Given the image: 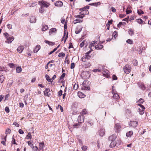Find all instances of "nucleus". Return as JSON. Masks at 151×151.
<instances>
[{
    "label": "nucleus",
    "mask_w": 151,
    "mask_h": 151,
    "mask_svg": "<svg viewBox=\"0 0 151 151\" xmlns=\"http://www.w3.org/2000/svg\"><path fill=\"white\" fill-rule=\"evenodd\" d=\"M44 11V9L43 8V7H41L39 9V12L41 13H42Z\"/></svg>",
    "instance_id": "72a5a7b5"
},
{
    "label": "nucleus",
    "mask_w": 151,
    "mask_h": 151,
    "mask_svg": "<svg viewBox=\"0 0 151 151\" xmlns=\"http://www.w3.org/2000/svg\"><path fill=\"white\" fill-rule=\"evenodd\" d=\"M116 138V136L115 134H113L110 136L109 138V140L110 141H114Z\"/></svg>",
    "instance_id": "1a4fd4ad"
},
{
    "label": "nucleus",
    "mask_w": 151,
    "mask_h": 151,
    "mask_svg": "<svg viewBox=\"0 0 151 151\" xmlns=\"http://www.w3.org/2000/svg\"><path fill=\"white\" fill-rule=\"evenodd\" d=\"M137 22L139 24H142L143 22V21L141 19H136Z\"/></svg>",
    "instance_id": "c756f323"
},
{
    "label": "nucleus",
    "mask_w": 151,
    "mask_h": 151,
    "mask_svg": "<svg viewBox=\"0 0 151 151\" xmlns=\"http://www.w3.org/2000/svg\"><path fill=\"white\" fill-rule=\"evenodd\" d=\"M75 66V64L74 63H71L70 68L71 69H73L74 68Z\"/></svg>",
    "instance_id": "09e8293b"
},
{
    "label": "nucleus",
    "mask_w": 151,
    "mask_h": 151,
    "mask_svg": "<svg viewBox=\"0 0 151 151\" xmlns=\"http://www.w3.org/2000/svg\"><path fill=\"white\" fill-rule=\"evenodd\" d=\"M38 3L39 4L41 7H47L49 5V3L46 2L44 1H39Z\"/></svg>",
    "instance_id": "39448f33"
},
{
    "label": "nucleus",
    "mask_w": 151,
    "mask_h": 151,
    "mask_svg": "<svg viewBox=\"0 0 151 151\" xmlns=\"http://www.w3.org/2000/svg\"><path fill=\"white\" fill-rule=\"evenodd\" d=\"M102 73L103 74L104 76L107 78L109 77V73L108 70H106L105 71L103 72Z\"/></svg>",
    "instance_id": "f8f14e48"
},
{
    "label": "nucleus",
    "mask_w": 151,
    "mask_h": 151,
    "mask_svg": "<svg viewBox=\"0 0 151 151\" xmlns=\"http://www.w3.org/2000/svg\"><path fill=\"white\" fill-rule=\"evenodd\" d=\"M56 77V76L55 75H54L51 78V81H53L55 79Z\"/></svg>",
    "instance_id": "774afa93"
},
{
    "label": "nucleus",
    "mask_w": 151,
    "mask_h": 151,
    "mask_svg": "<svg viewBox=\"0 0 151 151\" xmlns=\"http://www.w3.org/2000/svg\"><path fill=\"white\" fill-rule=\"evenodd\" d=\"M4 76L3 75H1L0 76V83H2L4 81Z\"/></svg>",
    "instance_id": "c9c22d12"
},
{
    "label": "nucleus",
    "mask_w": 151,
    "mask_h": 151,
    "mask_svg": "<svg viewBox=\"0 0 151 151\" xmlns=\"http://www.w3.org/2000/svg\"><path fill=\"white\" fill-rule=\"evenodd\" d=\"M30 22L31 23L35 22H36V19L35 17L33 16L31 17L30 20Z\"/></svg>",
    "instance_id": "6ab92c4d"
},
{
    "label": "nucleus",
    "mask_w": 151,
    "mask_h": 151,
    "mask_svg": "<svg viewBox=\"0 0 151 151\" xmlns=\"http://www.w3.org/2000/svg\"><path fill=\"white\" fill-rule=\"evenodd\" d=\"M89 54H87V52L85 53V55L86 56V57L87 58V59H88L90 58L91 56L89 55Z\"/></svg>",
    "instance_id": "ea45409f"
},
{
    "label": "nucleus",
    "mask_w": 151,
    "mask_h": 151,
    "mask_svg": "<svg viewBox=\"0 0 151 151\" xmlns=\"http://www.w3.org/2000/svg\"><path fill=\"white\" fill-rule=\"evenodd\" d=\"M133 132L132 131H129V132L126 133V136L127 137H131L133 134Z\"/></svg>",
    "instance_id": "393cba45"
},
{
    "label": "nucleus",
    "mask_w": 151,
    "mask_h": 151,
    "mask_svg": "<svg viewBox=\"0 0 151 151\" xmlns=\"http://www.w3.org/2000/svg\"><path fill=\"white\" fill-rule=\"evenodd\" d=\"M129 125L130 126L135 127L137 125V122L136 121H131Z\"/></svg>",
    "instance_id": "0eeeda50"
},
{
    "label": "nucleus",
    "mask_w": 151,
    "mask_h": 151,
    "mask_svg": "<svg viewBox=\"0 0 151 151\" xmlns=\"http://www.w3.org/2000/svg\"><path fill=\"white\" fill-rule=\"evenodd\" d=\"M66 34V33H65V32H64V35L63 37L62 40H63L64 41V43H65L66 41V40L67 39V38L68 37V34H67L66 35V36L65 37V35Z\"/></svg>",
    "instance_id": "aec40b11"
},
{
    "label": "nucleus",
    "mask_w": 151,
    "mask_h": 151,
    "mask_svg": "<svg viewBox=\"0 0 151 151\" xmlns=\"http://www.w3.org/2000/svg\"><path fill=\"white\" fill-rule=\"evenodd\" d=\"M5 111L7 113H9V108L7 106H6L5 107Z\"/></svg>",
    "instance_id": "8fccbe9b"
},
{
    "label": "nucleus",
    "mask_w": 151,
    "mask_h": 151,
    "mask_svg": "<svg viewBox=\"0 0 151 151\" xmlns=\"http://www.w3.org/2000/svg\"><path fill=\"white\" fill-rule=\"evenodd\" d=\"M87 113L86 110L84 109L81 112V114L82 115L86 114Z\"/></svg>",
    "instance_id": "864d4df0"
},
{
    "label": "nucleus",
    "mask_w": 151,
    "mask_h": 151,
    "mask_svg": "<svg viewBox=\"0 0 151 151\" xmlns=\"http://www.w3.org/2000/svg\"><path fill=\"white\" fill-rule=\"evenodd\" d=\"M50 89L48 88H46L44 91V95L47 96H49L50 94L49 93L50 91Z\"/></svg>",
    "instance_id": "9d476101"
},
{
    "label": "nucleus",
    "mask_w": 151,
    "mask_h": 151,
    "mask_svg": "<svg viewBox=\"0 0 151 151\" xmlns=\"http://www.w3.org/2000/svg\"><path fill=\"white\" fill-rule=\"evenodd\" d=\"M93 71L94 72H97L101 71V70L99 69H95L93 70Z\"/></svg>",
    "instance_id": "e2e57ef3"
},
{
    "label": "nucleus",
    "mask_w": 151,
    "mask_h": 151,
    "mask_svg": "<svg viewBox=\"0 0 151 151\" xmlns=\"http://www.w3.org/2000/svg\"><path fill=\"white\" fill-rule=\"evenodd\" d=\"M45 42L47 44L50 45H53L55 44V43L52 42H50L47 40H45Z\"/></svg>",
    "instance_id": "5701e85b"
},
{
    "label": "nucleus",
    "mask_w": 151,
    "mask_h": 151,
    "mask_svg": "<svg viewBox=\"0 0 151 151\" xmlns=\"http://www.w3.org/2000/svg\"><path fill=\"white\" fill-rule=\"evenodd\" d=\"M65 73H63L61 76L60 79L62 80L63 79L64 77L65 76Z\"/></svg>",
    "instance_id": "de8ad7c7"
},
{
    "label": "nucleus",
    "mask_w": 151,
    "mask_h": 151,
    "mask_svg": "<svg viewBox=\"0 0 151 151\" xmlns=\"http://www.w3.org/2000/svg\"><path fill=\"white\" fill-rule=\"evenodd\" d=\"M144 102L143 99H140L138 101L137 103L138 104H141Z\"/></svg>",
    "instance_id": "cd10ccee"
},
{
    "label": "nucleus",
    "mask_w": 151,
    "mask_h": 151,
    "mask_svg": "<svg viewBox=\"0 0 151 151\" xmlns=\"http://www.w3.org/2000/svg\"><path fill=\"white\" fill-rule=\"evenodd\" d=\"M57 29L55 28H52L50 29L49 31V34L50 35L51 34L53 33H56Z\"/></svg>",
    "instance_id": "dca6fc26"
},
{
    "label": "nucleus",
    "mask_w": 151,
    "mask_h": 151,
    "mask_svg": "<svg viewBox=\"0 0 151 151\" xmlns=\"http://www.w3.org/2000/svg\"><path fill=\"white\" fill-rule=\"evenodd\" d=\"M78 85L76 83H75L73 86V88L74 90H77L78 88Z\"/></svg>",
    "instance_id": "58836bf2"
},
{
    "label": "nucleus",
    "mask_w": 151,
    "mask_h": 151,
    "mask_svg": "<svg viewBox=\"0 0 151 151\" xmlns=\"http://www.w3.org/2000/svg\"><path fill=\"white\" fill-rule=\"evenodd\" d=\"M121 125L119 124H116L114 127L115 132L116 133H119L121 130Z\"/></svg>",
    "instance_id": "f257e3e1"
},
{
    "label": "nucleus",
    "mask_w": 151,
    "mask_h": 151,
    "mask_svg": "<svg viewBox=\"0 0 151 151\" xmlns=\"http://www.w3.org/2000/svg\"><path fill=\"white\" fill-rule=\"evenodd\" d=\"M13 124L15 126L19 127V124L17 123V122H15L13 123Z\"/></svg>",
    "instance_id": "3c124183"
},
{
    "label": "nucleus",
    "mask_w": 151,
    "mask_h": 151,
    "mask_svg": "<svg viewBox=\"0 0 151 151\" xmlns=\"http://www.w3.org/2000/svg\"><path fill=\"white\" fill-rule=\"evenodd\" d=\"M127 42L130 44H133V41L130 39L127 40Z\"/></svg>",
    "instance_id": "473e14b6"
},
{
    "label": "nucleus",
    "mask_w": 151,
    "mask_h": 151,
    "mask_svg": "<svg viewBox=\"0 0 151 151\" xmlns=\"http://www.w3.org/2000/svg\"><path fill=\"white\" fill-rule=\"evenodd\" d=\"M128 32L129 34L131 36L133 35L134 34L133 31V30L132 29H129Z\"/></svg>",
    "instance_id": "a878e982"
},
{
    "label": "nucleus",
    "mask_w": 151,
    "mask_h": 151,
    "mask_svg": "<svg viewBox=\"0 0 151 151\" xmlns=\"http://www.w3.org/2000/svg\"><path fill=\"white\" fill-rule=\"evenodd\" d=\"M113 98L114 99H119V96L118 94L117 93L113 95Z\"/></svg>",
    "instance_id": "412c9836"
},
{
    "label": "nucleus",
    "mask_w": 151,
    "mask_h": 151,
    "mask_svg": "<svg viewBox=\"0 0 151 151\" xmlns=\"http://www.w3.org/2000/svg\"><path fill=\"white\" fill-rule=\"evenodd\" d=\"M112 93L113 95L117 93V92L113 89V86H112Z\"/></svg>",
    "instance_id": "49530a36"
},
{
    "label": "nucleus",
    "mask_w": 151,
    "mask_h": 151,
    "mask_svg": "<svg viewBox=\"0 0 151 151\" xmlns=\"http://www.w3.org/2000/svg\"><path fill=\"white\" fill-rule=\"evenodd\" d=\"M78 96L81 98H84L85 96V95L81 92H78Z\"/></svg>",
    "instance_id": "f3484780"
},
{
    "label": "nucleus",
    "mask_w": 151,
    "mask_h": 151,
    "mask_svg": "<svg viewBox=\"0 0 151 151\" xmlns=\"http://www.w3.org/2000/svg\"><path fill=\"white\" fill-rule=\"evenodd\" d=\"M24 49V47L23 46H19L17 49V51L19 53H21Z\"/></svg>",
    "instance_id": "9b49d317"
},
{
    "label": "nucleus",
    "mask_w": 151,
    "mask_h": 151,
    "mask_svg": "<svg viewBox=\"0 0 151 151\" xmlns=\"http://www.w3.org/2000/svg\"><path fill=\"white\" fill-rule=\"evenodd\" d=\"M82 27L79 28L78 30H76L75 31V33L76 34H78L80 32L82 29Z\"/></svg>",
    "instance_id": "f704fd0d"
},
{
    "label": "nucleus",
    "mask_w": 151,
    "mask_h": 151,
    "mask_svg": "<svg viewBox=\"0 0 151 151\" xmlns=\"http://www.w3.org/2000/svg\"><path fill=\"white\" fill-rule=\"evenodd\" d=\"M87 59V58L86 57V56L85 55L84 56H83L82 59H81V60L82 61L85 62L86 61V60Z\"/></svg>",
    "instance_id": "4c0bfd02"
},
{
    "label": "nucleus",
    "mask_w": 151,
    "mask_h": 151,
    "mask_svg": "<svg viewBox=\"0 0 151 151\" xmlns=\"http://www.w3.org/2000/svg\"><path fill=\"white\" fill-rule=\"evenodd\" d=\"M14 39V38L13 37H9V40L5 42L8 43H11L13 41Z\"/></svg>",
    "instance_id": "2eb2a0df"
},
{
    "label": "nucleus",
    "mask_w": 151,
    "mask_h": 151,
    "mask_svg": "<svg viewBox=\"0 0 151 151\" xmlns=\"http://www.w3.org/2000/svg\"><path fill=\"white\" fill-rule=\"evenodd\" d=\"M45 78L46 80L49 82H52V81H51V79H50V78L49 76L48 75H45Z\"/></svg>",
    "instance_id": "bb28decb"
},
{
    "label": "nucleus",
    "mask_w": 151,
    "mask_h": 151,
    "mask_svg": "<svg viewBox=\"0 0 151 151\" xmlns=\"http://www.w3.org/2000/svg\"><path fill=\"white\" fill-rule=\"evenodd\" d=\"M98 133L99 135L101 137L104 136L105 134V130L104 129H101L99 131Z\"/></svg>",
    "instance_id": "423d86ee"
},
{
    "label": "nucleus",
    "mask_w": 151,
    "mask_h": 151,
    "mask_svg": "<svg viewBox=\"0 0 151 151\" xmlns=\"http://www.w3.org/2000/svg\"><path fill=\"white\" fill-rule=\"evenodd\" d=\"M112 79L113 80H117V78L115 75H113L112 76Z\"/></svg>",
    "instance_id": "5fc2aeb1"
},
{
    "label": "nucleus",
    "mask_w": 151,
    "mask_h": 151,
    "mask_svg": "<svg viewBox=\"0 0 151 151\" xmlns=\"http://www.w3.org/2000/svg\"><path fill=\"white\" fill-rule=\"evenodd\" d=\"M138 105L141 107V108H139L138 111L139 113L140 114L142 115L144 113V109H145V108L143 105L141 104H139Z\"/></svg>",
    "instance_id": "20e7f679"
},
{
    "label": "nucleus",
    "mask_w": 151,
    "mask_h": 151,
    "mask_svg": "<svg viewBox=\"0 0 151 151\" xmlns=\"http://www.w3.org/2000/svg\"><path fill=\"white\" fill-rule=\"evenodd\" d=\"M32 137L31 135V134L30 133H29L26 136V138L27 139H31Z\"/></svg>",
    "instance_id": "a19ab883"
},
{
    "label": "nucleus",
    "mask_w": 151,
    "mask_h": 151,
    "mask_svg": "<svg viewBox=\"0 0 151 151\" xmlns=\"http://www.w3.org/2000/svg\"><path fill=\"white\" fill-rule=\"evenodd\" d=\"M48 28V27L47 25H42V31H45L47 30Z\"/></svg>",
    "instance_id": "4be33fe9"
},
{
    "label": "nucleus",
    "mask_w": 151,
    "mask_h": 151,
    "mask_svg": "<svg viewBox=\"0 0 151 151\" xmlns=\"http://www.w3.org/2000/svg\"><path fill=\"white\" fill-rule=\"evenodd\" d=\"M16 72L19 73L22 71V69L20 67H17L16 68Z\"/></svg>",
    "instance_id": "b1692460"
},
{
    "label": "nucleus",
    "mask_w": 151,
    "mask_h": 151,
    "mask_svg": "<svg viewBox=\"0 0 151 151\" xmlns=\"http://www.w3.org/2000/svg\"><path fill=\"white\" fill-rule=\"evenodd\" d=\"M83 88L85 90H90V88H88V87L83 86Z\"/></svg>",
    "instance_id": "052dcab7"
},
{
    "label": "nucleus",
    "mask_w": 151,
    "mask_h": 151,
    "mask_svg": "<svg viewBox=\"0 0 151 151\" xmlns=\"http://www.w3.org/2000/svg\"><path fill=\"white\" fill-rule=\"evenodd\" d=\"M84 42L85 41H83L80 44V47H82L83 46L84 44Z\"/></svg>",
    "instance_id": "13d9d810"
},
{
    "label": "nucleus",
    "mask_w": 151,
    "mask_h": 151,
    "mask_svg": "<svg viewBox=\"0 0 151 151\" xmlns=\"http://www.w3.org/2000/svg\"><path fill=\"white\" fill-rule=\"evenodd\" d=\"M63 93V91L61 90L60 91L58 92V95L59 96H60L62 95Z\"/></svg>",
    "instance_id": "4d7b16f0"
},
{
    "label": "nucleus",
    "mask_w": 151,
    "mask_h": 151,
    "mask_svg": "<svg viewBox=\"0 0 151 151\" xmlns=\"http://www.w3.org/2000/svg\"><path fill=\"white\" fill-rule=\"evenodd\" d=\"M133 63L134 65L136 66L137 65V60L135 59L133 60Z\"/></svg>",
    "instance_id": "37998d69"
},
{
    "label": "nucleus",
    "mask_w": 151,
    "mask_h": 151,
    "mask_svg": "<svg viewBox=\"0 0 151 151\" xmlns=\"http://www.w3.org/2000/svg\"><path fill=\"white\" fill-rule=\"evenodd\" d=\"M137 13L139 14H144L143 12L141 10H137Z\"/></svg>",
    "instance_id": "79ce46f5"
},
{
    "label": "nucleus",
    "mask_w": 151,
    "mask_h": 151,
    "mask_svg": "<svg viewBox=\"0 0 151 151\" xmlns=\"http://www.w3.org/2000/svg\"><path fill=\"white\" fill-rule=\"evenodd\" d=\"M9 65L11 68H14L16 67L17 65L14 63H9Z\"/></svg>",
    "instance_id": "c85d7f7f"
},
{
    "label": "nucleus",
    "mask_w": 151,
    "mask_h": 151,
    "mask_svg": "<svg viewBox=\"0 0 151 151\" xmlns=\"http://www.w3.org/2000/svg\"><path fill=\"white\" fill-rule=\"evenodd\" d=\"M19 132L20 134H24V132L23 131H22V129H20L19 130Z\"/></svg>",
    "instance_id": "69168bd1"
},
{
    "label": "nucleus",
    "mask_w": 151,
    "mask_h": 151,
    "mask_svg": "<svg viewBox=\"0 0 151 151\" xmlns=\"http://www.w3.org/2000/svg\"><path fill=\"white\" fill-rule=\"evenodd\" d=\"M117 35V32L116 31H115L112 34V36H114L115 38L116 37Z\"/></svg>",
    "instance_id": "a18cd8bd"
},
{
    "label": "nucleus",
    "mask_w": 151,
    "mask_h": 151,
    "mask_svg": "<svg viewBox=\"0 0 151 151\" xmlns=\"http://www.w3.org/2000/svg\"><path fill=\"white\" fill-rule=\"evenodd\" d=\"M40 48L41 47L40 45H36L35 50H34L33 51L34 53H37L40 49Z\"/></svg>",
    "instance_id": "4468645a"
},
{
    "label": "nucleus",
    "mask_w": 151,
    "mask_h": 151,
    "mask_svg": "<svg viewBox=\"0 0 151 151\" xmlns=\"http://www.w3.org/2000/svg\"><path fill=\"white\" fill-rule=\"evenodd\" d=\"M65 56V54L63 52H61L58 55L59 57L63 58Z\"/></svg>",
    "instance_id": "2f4dec72"
},
{
    "label": "nucleus",
    "mask_w": 151,
    "mask_h": 151,
    "mask_svg": "<svg viewBox=\"0 0 151 151\" xmlns=\"http://www.w3.org/2000/svg\"><path fill=\"white\" fill-rule=\"evenodd\" d=\"M27 143L28 145H29L30 147L32 149L35 148V147L33 146V144H32L29 141H28Z\"/></svg>",
    "instance_id": "e433bc0d"
},
{
    "label": "nucleus",
    "mask_w": 151,
    "mask_h": 151,
    "mask_svg": "<svg viewBox=\"0 0 151 151\" xmlns=\"http://www.w3.org/2000/svg\"><path fill=\"white\" fill-rule=\"evenodd\" d=\"M84 117L81 115H79L78 118V122L82 123L84 121Z\"/></svg>",
    "instance_id": "6e6552de"
},
{
    "label": "nucleus",
    "mask_w": 151,
    "mask_h": 151,
    "mask_svg": "<svg viewBox=\"0 0 151 151\" xmlns=\"http://www.w3.org/2000/svg\"><path fill=\"white\" fill-rule=\"evenodd\" d=\"M84 16V15L83 14H81L78 15L77 16H75V17L77 18H83Z\"/></svg>",
    "instance_id": "7c9ffc66"
},
{
    "label": "nucleus",
    "mask_w": 151,
    "mask_h": 151,
    "mask_svg": "<svg viewBox=\"0 0 151 151\" xmlns=\"http://www.w3.org/2000/svg\"><path fill=\"white\" fill-rule=\"evenodd\" d=\"M124 72L127 74H128L130 71V67L129 65H126L123 68Z\"/></svg>",
    "instance_id": "f03ea898"
},
{
    "label": "nucleus",
    "mask_w": 151,
    "mask_h": 151,
    "mask_svg": "<svg viewBox=\"0 0 151 151\" xmlns=\"http://www.w3.org/2000/svg\"><path fill=\"white\" fill-rule=\"evenodd\" d=\"M103 47V46L102 45H98L95 46V48L96 49H101Z\"/></svg>",
    "instance_id": "a211bd4d"
},
{
    "label": "nucleus",
    "mask_w": 151,
    "mask_h": 151,
    "mask_svg": "<svg viewBox=\"0 0 151 151\" xmlns=\"http://www.w3.org/2000/svg\"><path fill=\"white\" fill-rule=\"evenodd\" d=\"M55 5L56 6L60 7L63 6V3L61 1H58L55 3Z\"/></svg>",
    "instance_id": "ddd939ff"
},
{
    "label": "nucleus",
    "mask_w": 151,
    "mask_h": 151,
    "mask_svg": "<svg viewBox=\"0 0 151 151\" xmlns=\"http://www.w3.org/2000/svg\"><path fill=\"white\" fill-rule=\"evenodd\" d=\"M81 148L83 151H85L87 149V147L83 146Z\"/></svg>",
    "instance_id": "603ef678"
},
{
    "label": "nucleus",
    "mask_w": 151,
    "mask_h": 151,
    "mask_svg": "<svg viewBox=\"0 0 151 151\" xmlns=\"http://www.w3.org/2000/svg\"><path fill=\"white\" fill-rule=\"evenodd\" d=\"M12 25L10 24H8L7 25V27L9 28V29H11L12 28Z\"/></svg>",
    "instance_id": "bf43d9fd"
},
{
    "label": "nucleus",
    "mask_w": 151,
    "mask_h": 151,
    "mask_svg": "<svg viewBox=\"0 0 151 151\" xmlns=\"http://www.w3.org/2000/svg\"><path fill=\"white\" fill-rule=\"evenodd\" d=\"M95 45V43H93V42H91V44L89 45V47L91 48H92V47L94 46Z\"/></svg>",
    "instance_id": "c03bdc74"
},
{
    "label": "nucleus",
    "mask_w": 151,
    "mask_h": 151,
    "mask_svg": "<svg viewBox=\"0 0 151 151\" xmlns=\"http://www.w3.org/2000/svg\"><path fill=\"white\" fill-rule=\"evenodd\" d=\"M4 96L2 95H1L0 96V102H1L2 100L4 98Z\"/></svg>",
    "instance_id": "338daca9"
},
{
    "label": "nucleus",
    "mask_w": 151,
    "mask_h": 151,
    "mask_svg": "<svg viewBox=\"0 0 151 151\" xmlns=\"http://www.w3.org/2000/svg\"><path fill=\"white\" fill-rule=\"evenodd\" d=\"M124 22H119L117 25V27H120L121 26V25L123 24V23L124 24Z\"/></svg>",
    "instance_id": "6e6d98bb"
},
{
    "label": "nucleus",
    "mask_w": 151,
    "mask_h": 151,
    "mask_svg": "<svg viewBox=\"0 0 151 151\" xmlns=\"http://www.w3.org/2000/svg\"><path fill=\"white\" fill-rule=\"evenodd\" d=\"M121 143V142L119 140H117V142L116 141V143L114 141H111V143L110 145V147H112L115 146H118Z\"/></svg>",
    "instance_id": "7ed1b4c3"
},
{
    "label": "nucleus",
    "mask_w": 151,
    "mask_h": 151,
    "mask_svg": "<svg viewBox=\"0 0 151 151\" xmlns=\"http://www.w3.org/2000/svg\"><path fill=\"white\" fill-rule=\"evenodd\" d=\"M101 4V3L100 2H97L96 3H94V6H97L98 5H99Z\"/></svg>",
    "instance_id": "680f3d73"
},
{
    "label": "nucleus",
    "mask_w": 151,
    "mask_h": 151,
    "mask_svg": "<svg viewBox=\"0 0 151 151\" xmlns=\"http://www.w3.org/2000/svg\"><path fill=\"white\" fill-rule=\"evenodd\" d=\"M132 11L130 10H128L127 9L126 10V12L127 14H128L132 12Z\"/></svg>",
    "instance_id": "0e129e2a"
}]
</instances>
